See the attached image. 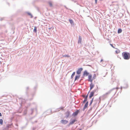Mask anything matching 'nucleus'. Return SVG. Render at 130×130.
Instances as JSON below:
<instances>
[{"label":"nucleus","instance_id":"f257e3e1","mask_svg":"<svg viewBox=\"0 0 130 130\" xmlns=\"http://www.w3.org/2000/svg\"><path fill=\"white\" fill-rule=\"evenodd\" d=\"M122 56L124 59L128 60L130 58V55L129 53L124 52L122 53Z\"/></svg>","mask_w":130,"mask_h":130},{"label":"nucleus","instance_id":"f03ea898","mask_svg":"<svg viewBox=\"0 0 130 130\" xmlns=\"http://www.w3.org/2000/svg\"><path fill=\"white\" fill-rule=\"evenodd\" d=\"M96 77V75L95 74H94L93 76L91 74H90L88 76V80L89 82L92 83V81L95 79Z\"/></svg>","mask_w":130,"mask_h":130},{"label":"nucleus","instance_id":"7ed1b4c3","mask_svg":"<svg viewBox=\"0 0 130 130\" xmlns=\"http://www.w3.org/2000/svg\"><path fill=\"white\" fill-rule=\"evenodd\" d=\"M83 70V69L82 68H80L78 69L76 72L78 74H80Z\"/></svg>","mask_w":130,"mask_h":130},{"label":"nucleus","instance_id":"20e7f679","mask_svg":"<svg viewBox=\"0 0 130 130\" xmlns=\"http://www.w3.org/2000/svg\"><path fill=\"white\" fill-rule=\"evenodd\" d=\"M61 122L63 124H67L68 122V121L66 120H62L61 121Z\"/></svg>","mask_w":130,"mask_h":130},{"label":"nucleus","instance_id":"39448f33","mask_svg":"<svg viewBox=\"0 0 130 130\" xmlns=\"http://www.w3.org/2000/svg\"><path fill=\"white\" fill-rule=\"evenodd\" d=\"M88 102H87L86 104H85L84 108L83 109V110L84 111L85 109L87 108V107L88 105Z\"/></svg>","mask_w":130,"mask_h":130},{"label":"nucleus","instance_id":"423d86ee","mask_svg":"<svg viewBox=\"0 0 130 130\" xmlns=\"http://www.w3.org/2000/svg\"><path fill=\"white\" fill-rule=\"evenodd\" d=\"M89 74L86 71H84L83 74V75L86 76H88Z\"/></svg>","mask_w":130,"mask_h":130},{"label":"nucleus","instance_id":"0eeeda50","mask_svg":"<svg viewBox=\"0 0 130 130\" xmlns=\"http://www.w3.org/2000/svg\"><path fill=\"white\" fill-rule=\"evenodd\" d=\"M94 94V92H91L90 93V94L89 98H91L92 96H93Z\"/></svg>","mask_w":130,"mask_h":130},{"label":"nucleus","instance_id":"6e6552de","mask_svg":"<svg viewBox=\"0 0 130 130\" xmlns=\"http://www.w3.org/2000/svg\"><path fill=\"white\" fill-rule=\"evenodd\" d=\"M94 86V85L92 83V82L90 84V90H91L93 88Z\"/></svg>","mask_w":130,"mask_h":130},{"label":"nucleus","instance_id":"1a4fd4ad","mask_svg":"<svg viewBox=\"0 0 130 130\" xmlns=\"http://www.w3.org/2000/svg\"><path fill=\"white\" fill-rule=\"evenodd\" d=\"M78 112H79V111H78V110L77 111H76L74 112L73 114V115L74 116H75L77 115L78 114Z\"/></svg>","mask_w":130,"mask_h":130},{"label":"nucleus","instance_id":"9d476101","mask_svg":"<svg viewBox=\"0 0 130 130\" xmlns=\"http://www.w3.org/2000/svg\"><path fill=\"white\" fill-rule=\"evenodd\" d=\"M76 121V119H75L73 121L70 122L69 123V125H71L73 124L75 121Z\"/></svg>","mask_w":130,"mask_h":130},{"label":"nucleus","instance_id":"9b49d317","mask_svg":"<svg viewBox=\"0 0 130 130\" xmlns=\"http://www.w3.org/2000/svg\"><path fill=\"white\" fill-rule=\"evenodd\" d=\"M65 114L66 115V117H68L70 115L69 111H67V112Z\"/></svg>","mask_w":130,"mask_h":130},{"label":"nucleus","instance_id":"f8f14e48","mask_svg":"<svg viewBox=\"0 0 130 130\" xmlns=\"http://www.w3.org/2000/svg\"><path fill=\"white\" fill-rule=\"evenodd\" d=\"M82 41V38L80 36H79V39L78 40V43H81Z\"/></svg>","mask_w":130,"mask_h":130},{"label":"nucleus","instance_id":"ddd939ff","mask_svg":"<svg viewBox=\"0 0 130 130\" xmlns=\"http://www.w3.org/2000/svg\"><path fill=\"white\" fill-rule=\"evenodd\" d=\"M80 77V75L76 76H75V81L78 79Z\"/></svg>","mask_w":130,"mask_h":130},{"label":"nucleus","instance_id":"4468645a","mask_svg":"<svg viewBox=\"0 0 130 130\" xmlns=\"http://www.w3.org/2000/svg\"><path fill=\"white\" fill-rule=\"evenodd\" d=\"M120 51L118 49H116V50L115 51V52L116 54H118L120 53Z\"/></svg>","mask_w":130,"mask_h":130},{"label":"nucleus","instance_id":"2eb2a0df","mask_svg":"<svg viewBox=\"0 0 130 130\" xmlns=\"http://www.w3.org/2000/svg\"><path fill=\"white\" fill-rule=\"evenodd\" d=\"M122 31V29H121L120 28V29H119L118 30V33L119 34Z\"/></svg>","mask_w":130,"mask_h":130},{"label":"nucleus","instance_id":"dca6fc26","mask_svg":"<svg viewBox=\"0 0 130 130\" xmlns=\"http://www.w3.org/2000/svg\"><path fill=\"white\" fill-rule=\"evenodd\" d=\"M75 72H73V73H72V75L71 76V78H73V77H74V76L75 75Z\"/></svg>","mask_w":130,"mask_h":130},{"label":"nucleus","instance_id":"f3484780","mask_svg":"<svg viewBox=\"0 0 130 130\" xmlns=\"http://www.w3.org/2000/svg\"><path fill=\"white\" fill-rule=\"evenodd\" d=\"M48 4L51 7H52V3L51 2H48Z\"/></svg>","mask_w":130,"mask_h":130},{"label":"nucleus","instance_id":"a211bd4d","mask_svg":"<svg viewBox=\"0 0 130 130\" xmlns=\"http://www.w3.org/2000/svg\"><path fill=\"white\" fill-rule=\"evenodd\" d=\"M0 124L2 125L3 124V120L2 119H0Z\"/></svg>","mask_w":130,"mask_h":130},{"label":"nucleus","instance_id":"6ab92c4d","mask_svg":"<svg viewBox=\"0 0 130 130\" xmlns=\"http://www.w3.org/2000/svg\"><path fill=\"white\" fill-rule=\"evenodd\" d=\"M37 27H35L34 29V31L35 32H37Z\"/></svg>","mask_w":130,"mask_h":130},{"label":"nucleus","instance_id":"aec40b11","mask_svg":"<svg viewBox=\"0 0 130 130\" xmlns=\"http://www.w3.org/2000/svg\"><path fill=\"white\" fill-rule=\"evenodd\" d=\"M63 57H70V56L68 55H65L63 56Z\"/></svg>","mask_w":130,"mask_h":130},{"label":"nucleus","instance_id":"412c9836","mask_svg":"<svg viewBox=\"0 0 130 130\" xmlns=\"http://www.w3.org/2000/svg\"><path fill=\"white\" fill-rule=\"evenodd\" d=\"M69 21L70 23L71 24H72L73 23V21L72 20H71V19H70L69 20Z\"/></svg>","mask_w":130,"mask_h":130},{"label":"nucleus","instance_id":"4be33fe9","mask_svg":"<svg viewBox=\"0 0 130 130\" xmlns=\"http://www.w3.org/2000/svg\"><path fill=\"white\" fill-rule=\"evenodd\" d=\"M28 14L29 15H30V16H31V18H32V14H31V13H28Z\"/></svg>","mask_w":130,"mask_h":130},{"label":"nucleus","instance_id":"5701e85b","mask_svg":"<svg viewBox=\"0 0 130 130\" xmlns=\"http://www.w3.org/2000/svg\"><path fill=\"white\" fill-rule=\"evenodd\" d=\"M87 99H86L85 98V100H84L83 101V103H85V102L87 101Z\"/></svg>","mask_w":130,"mask_h":130},{"label":"nucleus","instance_id":"b1692460","mask_svg":"<svg viewBox=\"0 0 130 130\" xmlns=\"http://www.w3.org/2000/svg\"><path fill=\"white\" fill-rule=\"evenodd\" d=\"M93 98L91 102L90 103V105H91L92 103V102H93Z\"/></svg>","mask_w":130,"mask_h":130},{"label":"nucleus","instance_id":"393cba45","mask_svg":"<svg viewBox=\"0 0 130 130\" xmlns=\"http://www.w3.org/2000/svg\"><path fill=\"white\" fill-rule=\"evenodd\" d=\"M119 89V88L118 87H117L116 88H114V89H116V90H117L118 89Z\"/></svg>","mask_w":130,"mask_h":130},{"label":"nucleus","instance_id":"a878e982","mask_svg":"<svg viewBox=\"0 0 130 130\" xmlns=\"http://www.w3.org/2000/svg\"><path fill=\"white\" fill-rule=\"evenodd\" d=\"M88 95H87L86 97L85 98V99H87V97H88Z\"/></svg>","mask_w":130,"mask_h":130},{"label":"nucleus","instance_id":"bb28decb","mask_svg":"<svg viewBox=\"0 0 130 130\" xmlns=\"http://www.w3.org/2000/svg\"><path fill=\"white\" fill-rule=\"evenodd\" d=\"M103 61V59H101V62H102V61Z\"/></svg>","mask_w":130,"mask_h":130},{"label":"nucleus","instance_id":"cd10ccee","mask_svg":"<svg viewBox=\"0 0 130 130\" xmlns=\"http://www.w3.org/2000/svg\"><path fill=\"white\" fill-rule=\"evenodd\" d=\"M95 0V3L96 4L97 3V0Z\"/></svg>","mask_w":130,"mask_h":130},{"label":"nucleus","instance_id":"c85d7f7f","mask_svg":"<svg viewBox=\"0 0 130 130\" xmlns=\"http://www.w3.org/2000/svg\"><path fill=\"white\" fill-rule=\"evenodd\" d=\"M2 116V114L1 112H0V116Z\"/></svg>","mask_w":130,"mask_h":130},{"label":"nucleus","instance_id":"c756f323","mask_svg":"<svg viewBox=\"0 0 130 130\" xmlns=\"http://www.w3.org/2000/svg\"><path fill=\"white\" fill-rule=\"evenodd\" d=\"M110 45H111V46L112 47H113V45H112V44H110Z\"/></svg>","mask_w":130,"mask_h":130}]
</instances>
